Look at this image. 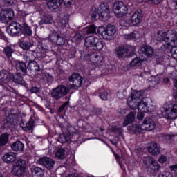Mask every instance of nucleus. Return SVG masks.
Listing matches in <instances>:
<instances>
[{
	"mask_svg": "<svg viewBox=\"0 0 177 177\" xmlns=\"http://www.w3.org/2000/svg\"><path fill=\"white\" fill-rule=\"evenodd\" d=\"M68 81L70 82L69 88L66 87L64 85H59L52 91L51 95L54 99L59 100V99H62L63 96H66L70 92V89H78L81 88L84 79L79 73H73L69 76Z\"/></svg>",
	"mask_w": 177,
	"mask_h": 177,
	"instance_id": "f03ea898",
	"label": "nucleus"
},
{
	"mask_svg": "<svg viewBox=\"0 0 177 177\" xmlns=\"http://www.w3.org/2000/svg\"><path fill=\"white\" fill-rule=\"evenodd\" d=\"M11 149L13 151H23L24 144L21 141H16L11 145Z\"/></svg>",
	"mask_w": 177,
	"mask_h": 177,
	"instance_id": "b1692460",
	"label": "nucleus"
},
{
	"mask_svg": "<svg viewBox=\"0 0 177 177\" xmlns=\"http://www.w3.org/2000/svg\"><path fill=\"white\" fill-rule=\"evenodd\" d=\"M15 64L17 71H21L24 73V75H25L27 73V65H26V63L21 61H16Z\"/></svg>",
	"mask_w": 177,
	"mask_h": 177,
	"instance_id": "5701e85b",
	"label": "nucleus"
},
{
	"mask_svg": "<svg viewBox=\"0 0 177 177\" xmlns=\"http://www.w3.org/2000/svg\"><path fill=\"white\" fill-rule=\"evenodd\" d=\"M85 46L87 48H93L94 50H102L103 49V43L100 38L95 36H88L85 39Z\"/></svg>",
	"mask_w": 177,
	"mask_h": 177,
	"instance_id": "423d86ee",
	"label": "nucleus"
},
{
	"mask_svg": "<svg viewBox=\"0 0 177 177\" xmlns=\"http://www.w3.org/2000/svg\"><path fill=\"white\" fill-rule=\"evenodd\" d=\"M46 24H50L52 23V17L50 16H44Z\"/></svg>",
	"mask_w": 177,
	"mask_h": 177,
	"instance_id": "8fccbe9b",
	"label": "nucleus"
},
{
	"mask_svg": "<svg viewBox=\"0 0 177 177\" xmlns=\"http://www.w3.org/2000/svg\"><path fill=\"white\" fill-rule=\"evenodd\" d=\"M39 26H42L43 24H46V22L45 21V17H44V18L40 20V21L39 22Z\"/></svg>",
	"mask_w": 177,
	"mask_h": 177,
	"instance_id": "bf43d9fd",
	"label": "nucleus"
},
{
	"mask_svg": "<svg viewBox=\"0 0 177 177\" xmlns=\"http://www.w3.org/2000/svg\"><path fill=\"white\" fill-rule=\"evenodd\" d=\"M26 168H27V163L26 162V160L19 159L16 162L12 172L14 175H16V176H21L24 175Z\"/></svg>",
	"mask_w": 177,
	"mask_h": 177,
	"instance_id": "1a4fd4ad",
	"label": "nucleus"
},
{
	"mask_svg": "<svg viewBox=\"0 0 177 177\" xmlns=\"http://www.w3.org/2000/svg\"><path fill=\"white\" fill-rule=\"evenodd\" d=\"M66 106H67V102H65L64 104L59 106V108L58 109L59 113H62V111H64L66 108Z\"/></svg>",
	"mask_w": 177,
	"mask_h": 177,
	"instance_id": "864d4df0",
	"label": "nucleus"
},
{
	"mask_svg": "<svg viewBox=\"0 0 177 177\" xmlns=\"http://www.w3.org/2000/svg\"><path fill=\"white\" fill-rule=\"evenodd\" d=\"M38 162L39 164H40V165H43V167L47 168V169H52V168H53V167L55 166V160L48 157L39 158L38 160Z\"/></svg>",
	"mask_w": 177,
	"mask_h": 177,
	"instance_id": "ddd939ff",
	"label": "nucleus"
},
{
	"mask_svg": "<svg viewBox=\"0 0 177 177\" xmlns=\"http://www.w3.org/2000/svg\"><path fill=\"white\" fill-rule=\"evenodd\" d=\"M163 81H164L165 84H168V82H169V78H168V77H165V78L163 79Z\"/></svg>",
	"mask_w": 177,
	"mask_h": 177,
	"instance_id": "680f3d73",
	"label": "nucleus"
},
{
	"mask_svg": "<svg viewBox=\"0 0 177 177\" xmlns=\"http://www.w3.org/2000/svg\"><path fill=\"white\" fill-rule=\"evenodd\" d=\"M116 55L118 57H128V53L125 48L120 47L116 50Z\"/></svg>",
	"mask_w": 177,
	"mask_h": 177,
	"instance_id": "473e14b6",
	"label": "nucleus"
},
{
	"mask_svg": "<svg viewBox=\"0 0 177 177\" xmlns=\"http://www.w3.org/2000/svg\"><path fill=\"white\" fill-rule=\"evenodd\" d=\"M124 39H129V41L139 39L140 38V33L137 31L133 32L130 34H126L124 35Z\"/></svg>",
	"mask_w": 177,
	"mask_h": 177,
	"instance_id": "bb28decb",
	"label": "nucleus"
},
{
	"mask_svg": "<svg viewBox=\"0 0 177 177\" xmlns=\"http://www.w3.org/2000/svg\"><path fill=\"white\" fill-rule=\"evenodd\" d=\"M143 124L145 131H153V129L156 128V122H154V120L149 118H146L144 120Z\"/></svg>",
	"mask_w": 177,
	"mask_h": 177,
	"instance_id": "aec40b11",
	"label": "nucleus"
},
{
	"mask_svg": "<svg viewBox=\"0 0 177 177\" xmlns=\"http://www.w3.org/2000/svg\"><path fill=\"white\" fill-rule=\"evenodd\" d=\"M175 134H168L166 136V139L172 140V139H174V138H175Z\"/></svg>",
	"mask_w": 177,
	"mask_h": 177,
	"instance_id": "4d7b16f0",
	"label": "nucleus"
},
{
	"mask_svg": "<svg viewBox=\"0 0 177 177\" xmlns=\"http://www.w3.org/2000/svg\"><path fill=\"white\" fill-rule=\"evenodd\" d=\"M67 141V136H66V134H60L58 138V142L60 143H66Z\"/></svg>",
	"mask_w": 177,
	"mask_h": 177,
	"instance_id": "a18cd8bd",
	"label": "nucleus"
},
{
	"mask_svg": "<svg viewBox=\"0 0 177 177\" xmlns=\"http://www.w3.org/2000/svg\"><path fill=\"white\" fill-rule=\"evenodd\" d=\"M174 85L175 88H177V79H175L174 80Z\"/></svg>",
	"mask_w": 177,
	"mask_h": 177,
	"instance_id": "0e129e2a",
	"label": "nucleus"
},
{
	"mask_svg": "<svg viewBox=\"0 0 177 177\" xmlns=\"http://www.w3.org/2000/svg\"><path fill=\"white\" fill-rule=\"evenodd\" d=\"M75 41H81V39H84V35L82 32H77L74 37Z\"/></svg>",
	"mask_w": 177,
	"mask_h": 177,
	"instance_id": "c03bdc74",
	"label": "nucleus"
},
{
	"mask_svg": "<svg viewBox=\"0 0 177 177\" xmlns=\"http://www.w3.org/2000/svg\"><path fill=\"white\" fill-rule=\"evenodd\" d=\"M55 157L60 160H63L66 157V150L63 148L58 149L55 153Z\"/></svg>",
	"mask_w": 177,
	"mask_h": 177,
	"instance_id": "f704fd0d",
	"label": "nucleus"
},
{
	"mask_svg": "<svg viewBox=\"0 0 177 177\" xmlns=\"http://www.w3.org/2000/svg\"><path fill=\"white\" fill-rule=\"evenodd\" d=\"M97 14L101 21H107L110 19V7L109 5L101 3L97 8Z\"/></svg>",
	"mask_w": 177,
	"mask_h": 177,
	"instance_id": "6e6552de",
	"label": "nucleus"
},
{
	"mask_svg": "<svg viewBox=\"0 0 177 177\" xmlns=\"http://www.w3.org/2000/svg\"><path fill=\"white\" fill-rule=\"evenodd\" d=\"M88 60L93 63V64H97V66H100V64L103 63V57L100 56V55L97 53H93L91 54H88Z\"/></svg>",
	"mask_w": 177,
	"mask_h": 177,
	"instance_id": "2eb2a0df",
	"label": "nucleus"
},
{
	"mask_svg": "<svg viewBox=\"0 0 177 177\" xmlns=\"http://www.w3.org/2000/svg\"><path fill=\"white\" fill-rule=\"evenodd\" d=\"M97 12H96V10L93 11V9L92 10V13H91V19H93V20H95L96 17H97Z\"/></svg>",
	"mask_w": 177,
	"mask_h": 177,
	"instance_id": "3c124183",
	"label": "nucleus"
},
{
	"mask_svg": "<svg viewBox=\"0 0 177 177\" xmlns=\"http://www.w3.org/2000/svg\"><path fill=\"white\" fill-rule=\"evenodd\" d=\"M145 60L146 58L136 57L130 62V66L131 67H139L142 64V62H145Z\"/></svg>",
	"mask_w": 177,
	"mask_h": 177,
	"instance_id": "7c9ffc66",
	"label": "nucleus"
},
{
	"mask_svg": "<svg viewBox=\"0 0 177 177\" xmlns=\"http://www.w3.org/2000/svg\"><path fill=\"white\" fill-rule=\"evenodd\" d=\"M140 53L142 57H145L143 59H146V57H153L154 55V49L149 46H144L140 48Z\"/></svg>",
	"mask_w": 177,
	"mask_h": 177,
	"instance_id": "4468645a",
	"label": "nucleus"
},
{
	"mask_svg": "<svg viewBox=\"0 0 177 177\" xmlns=\"http://www.w3.org/2000/svg\"><path fill=\"white\" fill-rule=\"evenodd\" d=\"M135 121V113L133 112H130L124 118V126L127 127V125H129V124H132Z\"/></svg>",
	"mask_w": 177,
	"mask_h": 177,
	"instance_id": "cd10ccee",
	"label": "nucleus"
},
{
	"mask_svg": "<svg viewBox=\"0 0 177 177\" xmlns=\"http://www.w3.org/2000/svg\"><path fill=\"white\" fill-rule=\"evenodd\" d=\"M156 38L158 41L169 42L167 45L171 46V48H177V33L174 30H169L167 32L159 31Z\"/></svg>",
	"mask_w": 177,
	"mask_h": 177,
	"instance_id": "7ed1b4c3",
	"label": "nucleus"
},
{
	"mask_svg": "<svg viewBox=\"0 0 177 177\" xmlns=\"http://www.w3.org/2000/svg\"><path fill=\"white\" fill-rule=\"evenodd\" d=\"M58 37L59 34H57V32L55 31L52 32L48 37V40L50 41V42L55 44Z\"/></svg>",
	"mask_w": 177,
	"mask_h": 177,
	"instance_id": "58836bf2",
	"label": "nucleus"
},
{
	"mask_svg": "<svg viewBox=\"0 0 177 177\" xmlns=\"http://www.w3.org/2000/svg\"><path fill=\"white\" fill-rule=\"evenodd\" d=\"M145 116L143 115V112H140V113H138V114H137V118H138V120H143V118H144Z\"/></svg>",
	"mask_w": 177,
	"mask_h": 177,
	"instance_id": "6e6d98bb",
	"label": "nucleus"
},
{
	"mask_svg": "<svg viewBox=\"0 0 177 177\" xmlns=\"http://www.w3.org/2000/svg\"><path fill=\"white\" fill-rule=\"evenodd\" d=\"M13 17H15V12L10 8L5 9L0 14V19L2 23H9Z\"/></svg>",
	"mask_w": 177,
	"mask_h": 177,
	"instance_id": "9b49d317",
	"label": "nucleus"
},
{
	"mask_svg": "<svg viewBox=\"0 0 177 177\" xmlns=\"http://www.w3.org/2000/svg\"><path fill=\"white\" fill-rule=\"evenodd\" d=\"M113 12L118 17H122L128 13V7L122 1H115L113 4Z\"/></svg>",
	"mask_w": 177,
	"mask_h": 177,
	"instance_id": "0eeeda50",
	"label": "nucleus"
},
{
	"mask_svg": "<svg viewBox=\"0 0 177 177\" xmlns=\"http://www.w3.org/2000/svg\"><path fill=\"white\" fill-rule=\"evenodd\" d=\"M44 176V170L41 167H35L32 171V177Z\"/></svg>",
	"mask_w": 177,
	"mask_h": 177,
	"instance_id": "c9c22d12",
	"label": "nucleus"
},
{
	"mask_svg": "<svg viewBox=\"0 0 177 177\" xmlns=\"http://www.w3.org/2000/svg\"><path fill=\"white\" fill-rule=\"evenodd\" d=\"M46 52H48V49L44 48L42 46H38L35 52L36 57L37 59H44L46 56Z\"/></svg>",
	"mask_w": 177,
	"mask_h": 177,
	"instance_id": "412c9836",
	"label": "nucleus"
},
{
	"mask_svg": "<svg viewBox=\"0 0 177 177\" xmlns=\"http://www.w3.org/2000/svg\"><path fill=\"white\" fill-rule=\"evenodd\" d=\"M158 162L160 164H164V162H167V156L165 155H162L159 159H158Z\"/></svg>",
	"mask_w": 177,
	"mask_h": 177,
	"instance_id": "09e8293b",
	"label": "nucleus"
},
{
	"mask_svg": "<svg viewBox=\"0 0 177 177\" xmlns=\"http://www.w3.org/2000/svg\"><path fill=\"white\" fill-rule=\"evenodd\" d=\"M100 97L102 100H107L109 99V93L104 91L100 94Z\"/></svg>",
	"mask_w": 177,
	"mask_h": 177,
	"instance_id": "49530a36",
	"label": "nucleus"
},
{
	"mask_svg": "<svg viewBox=\"0 0 177 177\" xmlns=\"http://www.w3.org/2000/svg\"><path fill=\"white\" fill-rule=\"evenodd\" d=\"M158 177H172V174L169 171H163L159 174Z\"/></svg>",
	"mask_w": 177,
	"mask_h": 177,
	"instance_id": "37998d69",
	"label": "nucleus"
},
{
	"mask_svg": "<svg viewBox=\"0 0 177 177\" xmlns=\"http://www.w3.org/2000/svg\"><path fill=\"white\" fill-rule=\"evenodd\" d=\"M65 43H66V39L62 37V36L58 35V37H57V40L55 44L59 46H62V45H64Z\"/></svg>",
	"mask_w": 177,
	"mask_h": 177,
	"instance_id": "79ce46f5",
	"label": "nucleus"
},
{
	"mask_svg": "<svg viewBox=\"0 0 177 177\" xmlns=\"http://www.w3.org/2000/svg\"><path fill=\"white\" fill-rule=\"evenodd\" d=\"M66 177H77L74 174H69Z\"/></svg>",
	"mask_w": 177,
	"mask_h": 177,
	"instance_id": "69168bd1",
	"label": "nucleus"
},
{
	"mask_svg": "<svg viewBox=\"0 0 177 177\" xmlns=\"http://www.w3.org/2000/svg\"><path fill=\"white\" fill-rule=\"evenodd\" d=\"M3 53L6 57H8V59H12V53H13V49H12V47L10 46L5 47Z\"/></svg>",
	"mask_w": 177,
	"mask_h": 177,
	"instance_id": "e433bc0d",
	"label": "nucleus"
},
{
	"mask_svg": "<svg viewBox=\"0 0 177 177\" xmlns=\"http://www.w3.org/2000/svg\"><path fill=\"white\" fill-rule=\"evenodd\" d=\"M129 131H132L133 132H138L142 133L144 131H146L145 128V124H133L128 127Z\"/></svg>",
	"mask_w": 177,
	"mask_h": 177,
	"instance_id": "4be33fe9",
	"label": "nucleus"
},
{
	"mask_svg": "<svg viewBox=\"0 0 177 177\" xmlns=\"http://www.w3.org/2000/svg\"><path fill=\"white\" fill-rule=\"evenodd\" d=\"M21 32L26 37H31V35H32V30L31 29V26H28L27 23L24 22L22 24Z\"/></svg>",
	"mask_w": 177,
	"mask_h": 177,
	"instance_id": "393cba45",
	"label": "nucleus"
},
{
	"mask_svg": "<svg viewBox=\"0 0 177 177\" xmlns=\"http://www.w3.org/2000/svg\"><path fill=\"white\" fill-rule=\"evenodd\" d=\"M151 3H153L154 5H158L162 2L164 0H149Z\"/></svg>",
	"mask_w": 177,
	"mask_h": 177,
	"instance_id": "5fc2aeb1",
	"label": "nucleus"
},
{
	"mask_svg": "<svg viewBox=\"0 0 177 177\" xmlns=\"http://www.w3.org/2000/svg\"><path fill=\"white\" fill-rule=\"evenodd\" d=\"M16 160H17V154L14 152H8L3 157V161L6 164H12V162H15Z\"/></svg>",
	"mask_w": 177,
	"mask_h": 177,
	"instance_id": "a211bd4d",
	"label": "nucleus"
},
{
	"mask_svg": "<svg viewBox=\"0 0 177 177\" xmlns=\"http://www.w3.org/2000/svg\"><path fill=\"white\" fill-rule=\"evenodd\" d=\"M21 128H22L23 131H26V132L32 131V129L34 128V120L30 119L25 126L21 124Z\"/></svg>",
	"mask_w": 177,
	"mask_h": 177,
	"instance_id": "2f4dec72",
	"label": "nucleus"
},
{
	"mask_svg": "<svg viewBox=\"0 0 177 177\" xmlns=\"http://www.w3.org/2000/svg\"><path fill=\"white\" fill-rule=\"evenodd\" d=\"M97 31L104 39H111L115 35V32H117L115 26L111 24H108L106 28L100 26Z\"/></svg>",
	"mask_w": 177,
	"mask_h": 177,
	"instance_id": "39448f33",
	"label": "nucleus"
},
{
	"mask_svg": "<svg viewBox=\"0 0 177 177\" xmlns=\"http://www.w3.org/2000/svg\"><path fill=\"white\" fill-rule=\"evenodd\" d=\"M62 3L64 5H71V0H50L47 3V6L49 9H57L60 8Z\"/></svg>",
	"mask_w": 177,
	"mask_h": 177,
	"instance_id": "f8f14e48",
	"label": "nucleus"
},
{
	"mask_svg": "<svg viewBox=\"0 0 177 177\" xmlns=\"http://www.w3.org/2000/svg\"><path fill=\"white\" fill-rule=\"evenodd\" d=\"M153 157L151 156H146L142 158V162L146 165V167H149L150 165H151V162H153Z\"/></svg>",
	"mask_w": 177,
	"mask_h": 177,
	"instance_id": "4c0bfd02",
	"label": "nucleus"
},
{
	"mask_svg": "<svg viewBox=\"0 0 177 177\" xmlns=\"http://www.w3.org/2000/svg\"><path fill=\"white\" fill-rule=\"evenodd\" d=\"M28 69L30 70L31 73H34V74H38L40 68L37 62L32 61L28 64Z\"/></svg>",
	"mask_w": 177,
	"mask_h": 177,
	"instance_id": "a878e982",
	"label": "nucleus"
},
{
	"mask_svg": "<svg viewBox=\"0 0 177 177\" xmlns=\"http://www.w3.org/2000/svg\"><path fill=\"white\" fill-rule=\"evenodd\" d=\"M125 48L127 53V57L129 56H132V55H134L135 50H136V49L135 48V46H129Z\"/></svg>",
	"mask_w": 177,
	"mask_h": 177,
	"instance_id": "ea45409f",
	"label": "nucleus"
},
{
	"mask_svg": "<svg viewBox=\"0 0 177 177\" xmlns=\"http://www.w3.org/2000/svg\"><path fill=\"white\" fill-rule=\"evenodd\" d=\"M8 31L12 37L19 35V34H21L22 26L17 22L12 21L9 25Z\"/></svg>",
	"mask_w": 177,
	"mask_h": 177,
	"instance_id": "9d476101",
	"label": "nucleus"
},
{
	"mask_svg": "<svg viewBox=\"0 0 177 177\" xmlns=\"http://www.w3.org/2000/svg\"><path fill=\"white\" fill-rule=\"evenodd\" d=\"M24 59H25L26 62H30V57H27V55H24Z\"/></svg>",
	"mask_w": 177,
	"mask_h": 177,
	"instance_id": "e2e57ef3",
	"label": "nucleus"
},
{
	"mask_svg": "<svg viewBox=\"0 0 177 177\" xmlns=\"http://www.w3.org/2000/svg\"><path fill=\"white\" fill-rule=\"evenodd\" d=\"M85 30L87 34H95V32H96V26L91 25L90 26L86 27Z\"/></svg>",
	"mask_w": 177,
	"mask_h": 177,
	"instance_id": "a19ab883",
	"label": "nucleus"
},
{
	"mask_svg": "<svg viewBox=\"0 0 177 177\" xmlns=\"http://www.w3.org/2000/svg\"><path fill=\"white\" fill-rule=\"evenodd\" d=\"M11 81H13L15 84H24V80H23V76H21V73H17L14 75H12Z\"/></svg>",
	"mask_w": 177,
	"mask_h": 177,
	"instance_id": "c756f323",
	"label": "nucleus"
},
{
	"mask_svg": "<svg viewBox=\"0 0 177 177\" xmlns=\"http://www.w3.org/2000/svg\"><path fill=\"white\" fill-rule=\"evenodd\" d=\"M151 165L153 167L155 171H158V169H160V165L158 162H157V161H155L154 159L152 160Z\"/></svg>",
	"mask_w": 177,
	"mask_h": 177,
	"instance_id": "de8ad7c7",
	"label": "nucleus"
},
{
	"mask_svg": "<svg viewBox=\"0 0 177 177\" xmlns=\"http://www.w3.org/2000/svg\"><path fill=\"white\" fill-rule=\"evenodd\" d=\"M174 2L175 3L176 6H177V0H174Z\"/></svg>",
	"mask_w": 177,
	"mask_h": 177,
	"instance_id": "338daca9",
	"label": "nucleus"
},
{
	"mask_svg": "<svg viewBox=\"0 0 177 177\" xmlns=\"http://www.w3.org/2000/svg\"><path fill=\"white\" fill-rule=\"evenodd\" d=\"M162 115L167 120L177 118V102H167L162 108Z\"/></svg>",
	"mask_w": 177,
	"mask_h": 177,
	"instance_id": "20e7f679",
	"label": "nucleus"
},
{
	"mask_svg": "<svg viewBox=\"0 0 177 177\" xmlns=\"http://www.w3.org/2000/svg\"><path fill=\"white\" fill-rule=\"evenodd\" d=\"M19 46L21 48V49H24V50H28L30 48L34 46V44L31 43L30 41L24 40L19 43Z\"/></svg>",
	"mask_w": 177,
	"mask_h": 177,
	"instance_id": "c85d7f7f",
	"label": "nucleus"
},
{
	"mask_svg": "<svg viewBox=\"0 0 177 177\" xmlns=\"http://www.w3.org/2000/svg\"><path fill=\"white\" fill-rule=\"evenodd\" d=\"M15 0H5V3L6 5H12V3H14Z\"/></svg>",
	"mask_w": 177,
	"mask_h": 177,
	"instance_id": "13d9d810",
	"label": "nucleus"
},
{
	"mask_svg": "<svg viewBox=\"0 0 177 177\" xmlns=\"http://www.w3.org/2000/svg\"><path fill=\"white\" fill-rule=\"evenodd\" d=\"M147 149L149 153L152 154V156L160 154V146L156 142H150L147 147Z\"/></svg>",
	"mask_w": 177,
	"mask_h": 177,
	"instance_id": "f3484780",
	"label": "nucleus"
},
{
	"mask_svg": "<svg viewBox=\"0 0 177 177\" xmlns=\"http://www.w3.org/2000/svg\"><path fill=\"white\" fill-rule=\"evenodd\" d=\"M115 158H120V155L116 154V155H115Z\"/></svg>",
	"mask_w": 177,
	"mask_h": 177,
	"instance_id": "774afa93",
	"label": "nucleus"
},
{
	"mask_svg": "<svg viewBox=\"0 0 177 177\" xmlns=\"http://www.w3.org/2000/svg\"><path fill=\"white\" fill-rule=\"evenodd\" d=\"M30 92H31V93H39V88L37 87H32L30 89Z\"/></svg>",
	"mask_w": 177,
	"mask_h": 177,
	"instance_id": "603ef678",
	"label": "nucleus"
},
{
	"mask_svg": "<svg viewBox=\"0 0 177 177\" xmlns=\"http://www.w3.org/2000/svg\"><path fill=\"white\" fill-rule=\"evenodd\" d=\"M117 96L119 99H124V95L121 93H118Z\"/></svg>",
	"mask_w": 177,
	"mask_h": 177,
	"instance_id": "052dcab7",
	"label": "nucleus"
},
{
	"mask_svg": "<svg viewBox=\"0 0 177 177\" xmlns=\"http://www.w3.org/2000/svg\"><path fill=\"white\" fill-rule=\"evenodd\" d=\"M131 23L134 26H139L140 23H142V19H143V16L138 11H136L131 16Z\"/></svg>",
	"mask_w": 177,
	"mask_h": 177,
	"instance_id": "6ab92c4d",
	"label": "nucleus"
},
{
	"mask_svg": "<svg viewBox=\"0 0 177 177\" xmlns=\"http://www.w3.org/2000/svg\"><path fill=\"white\" fill-rule=\"evenodd\" d=\"M9 142V135L3 133L0 136V146L2 147L8 144Z\"/></svg>",
	"mask_w": 177,
	"mask_h": 177,
	"instance_id": "72a5a7b5",
	"label": "nucleus"
},
{
	"mask_svg": "<svg viewBox=\"0 0 177 177\" xmlns=\"http://www.w3.org/2000/svg\"><path fill=\"white\" fill-rule=\"evenodd\" d=\"M142 96H143V91H132L130 97H128L127 102L131 110H138L141 111V113H153L156 111V106L153 104H149L147 99L144 98L142 100Z\"/></svg>",
	"mask_w": 177,
	"mask_h": 177,
	"instance_id": "f257e3e1",
	"label": "nucleus"
},
{
	"mask_svg": "<svg viewBox=\"0 0 177 177\" xmlns=\"http://www.w3.org/2000/svg\"><path fill=\"white\" fill-rule=\"evenodd\" d=\"M13 77V74L9 73L6 70H2L0 71V82H3V84H6L10 81H12V78Z\"/></svg>",
	"mask_w": 177,
	"mask_h": 177,
	"instance_id": "dca6fc26",
	"label": "nucleus"
}]
</instances>
